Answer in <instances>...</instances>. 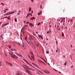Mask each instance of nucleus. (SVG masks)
Segmentation results:
<instances>
[{"label": "nucleus", "mask_w": 75, "mask_h": 75, "mask_svg": "<svg viewBox=\"0 0 75 75\" xmlns=\"http://www.w3.org/2000/svg\"><path fill=\"white\" fill-rule=\"evenodd\" d=\"M9 54H10V55H11V57H12L13 58H18V57H17V56H16V55H13V53L12 52H11V53H9Z\"/></svg>", "instance_id": "1"}, {"label": "nucleus", "mask_w": 75, "mask_h": 75, "mask_svg": "<svg viewBox=\"0 0 75 75\" xmlns=\"http://www.w3.org/2000/svg\"><path fill=\"white\" fill-rule=\"evenodd\" d=\"M23 60L25 62H26V63H27V64H28V65H30V67H32L33 68H34V66H33V65H32V64H30V63H29V62H28L27 61V60H26L25 59H23Z\"/></svg>", "instance_id": "2"}, {"label": "nucleus", "mask_w": 75, "mask_h": 75, "mask_svg": "<svg viewBox=\"0 0 75 75\" xmlns=\"http://www.w3.org/2000/svg\"><path fill=\"white\" fill-rule=\"evenodd\" d=\"M30 54L31 55V57L33 59V60L34 61V54H33V52H30Z\"/></svg>", "instance_id": "3"}, {"label": "nucleus", "mask_w": 75, "mask_h": 75, "mask_svg": "<svg viewBox=\"0 0 75 75\" xmlns=\"http://www.w3.org/2000/svg\"><path fill=\"white\" fill-rule=\"evenodd\" d=\"M32 16V15L31 13H28L26 17V18H27L28 17H29V16Z\"/></svg>", "instance_id": "4"}, {"label": "nucleus", "mask_w": 75, "mask_h": 75, "mask_svg": "<svg viewBox=\"0 0 75 75\" xmlns=\"http://www.w3.org/2000/svg\"><path fill=\"white\" fill-rule=\"evenodd\" d=\"M10 14H12L11 12H8L6 13L5 14H4V16H8V15H10Z\"/></svg>", "instance_id": "5"}, {"label": "nucleus", "mask_w": 75, "mask_h": 75, "mask_svg": "<svg viewBox=\"0 0 75 75\" xmlns=\"http://www.w3.org/2000/svg\"><path fill=\"white\" fill-rule=\"evenodd\" d=\"M10 16H8V17L7 16H5L3 18V19H4V18H7L8 20H10Z\"/></svg>", "instance_id": "6"}, {"label": "nucleus", "mask_w": 75, "mask_h": 75, "mask_svg": "<svg viewBox=\"0 0 75 75\" xmlns=\"http://www.w3.org/2000/svg\"><path fill=\"white\" fill-rule=\"evenodd\" d=\"M25 69L26 70V72L27 73H28V74H31V72H30V71L28 70L27 69L25 68Z\"/></svg>", "instance_id": "7"}, {"label": "nucleus", "mask_w": 75, "mask_h": 75, "mask_svg": "<svg viewBox=\"0 0 75 75\" xmlns=\"http://www.w3.org/2000/svg\"><path fill=\"white\" fill-rule=\"evenodd\" d=\"M8 23H5V24H3L1 25V28H3L4 27V26H5V25H8Z\"/></svg>", "instance_id": "8"}, {"label": "nucleus", "mask_w": 75, "mask_h": 75, "mask_svg": "<svg viewBox=\"0 0 75 75\" xmlns=\"http://www.w3.org/2000/svg\"><path fill=\"white\" fill-rule=\"evenodd\" d=\"M38 62H40V63H41V64H43V63H44V62H43L42 61L40 60H38Z\"/></svg>", "instance_id": "9"}, {"label": "nucleus", "mask_w": 75, "mask_h": 75, "mask_svg": "<svg viewBox=\"0 0 75 75\" xmlns=\"http://www.w3.org/2000/svg\"><path fill=\"white\" fill-rule=\"evenodd\" d=\"M26 26H27V25H25V26L21 30V34L22 33V32L23 31V30H24V28H25V27H26Z\"/></svg>", "instance_id": "10"}, {"label": "nucleus", "mask_w": 75, "mask_h": 75, "mask_svg": "<svg viewBox=\"0 0 75 75\" xmlns=\"http://www.w3.org/2000/svg\"><path fill=\"white\" fill-rule=\"evenodd\" d=\"M36 44L37 47H39V45H40V43H39L38 42L36 43Z\"/></svg>", "instance_id": "11"}, {"label": "nucleus", "mask_w": 75, "mask_h": 75, "mask_svg": "<svg viewBox=\"0 0 75 75\" xmlns=\"http://www.w3.org/2000/svg\"><path fill=\"white\" fill-rule=\"evenodd\" d=\"M44 72H45V73H46V74H50V72H49V71H44Z\"/></svg>", "instance_id": "12"}, {"label": "nucleus", "mask_w": 75, "mask_h": 75, "mask_svg": "<svg viewBox=\"0 0 75 75\" xmlns=\"http://www.w3.org/2000/svg\"><path fill=\"white\" fill-rule=\"evenodd\" d=\"M30 38H29V39L30 41L31 42V39L32 40H33V37L31 36V35H30Z\"/></svg>", "instance_id": "13"}, {"label": "nucleus", "mask_w": 75, "mask_h": 75, "mask_svg": "<svg viewBox=\"0 0 75 75\" xmlns=\"http://www.w3.org/2000/svg\"><path fill=\"white\" fill-rule=\"evenodd\" d=\"M6 62V63H7V64L8 65H10L11 66H13V65H12L11 63H8V62Z\"/></svg>", "instance_id": "14"}, {"label": "nucleus", "mask_w": 75, "mask_h": 75, "mask_svg": "<svg viewBox=\"0 0 75 75\" xmlns=\"http://www.w3.org/2000/svg\"><path fill=\"white\" fill-rule=\"evenodd\" d=\"M22 67H23V68H25L24 69H25V68H25V67H26L27 66H26V65H22Z\"/></svg>", "instance_id": "15"}, {"label": "nucleus", "mask_w": 75, "mask_h": 75, "mask_svg": "<svg viewBox=\"0 0 75 75\" xmlns=\"http://www.w3.org/2000/svg\"><path fill=\"white\" fill-rule=\"evenodd\" d=\"M38 37L39 38H40H40H41V39H42V40H43V38H42V36H41L40 35H39Z\"/></svg>", "instance_id": "16"}, {"label": "nucleus", "mask_w": 75, "mask_h": 75, "mask_svg": "<svg viewBox=\"0 0 75 75\" xmlns=\"http://www.w3.org/2000/svg\"><path fill=\"white\" fill-rule=\"evenodd\" d=\"M34 19H35V18L34 17H33L30 18V20H33Z\"/></svg>", "instance_id": "17"}, {"label": "nucleus", "mask_w": 75, "mask_h": 75, "mask_svg": "<svg viewBox=\"0 0 75 75\" xmlns=\"http://www.w3.org/2000/svg\"><path fill=\"white\" fill-rule=\"evenodd\" d=\"M42 14V12L40 11V13H38V16H39V15H40V14Z\"/></svg>", "instance_id": "18"}, {"label": "nucleus", "mask_w": 75, "mask_h": 75, "mask_svg": "<svg viewBox=\"0 0 75 75\" xmlns=\"http://www.w3.org/2000/svg\"><path fill=\"white\" fill-rule=\"evenodd\" d=\"M29 25H30V26H31V27H33V26L31 25H33V26H34V25H33V24H31V23H30L29 24Z\"/></svg>", "instance_id": "19"}, {"label": "nucleus", "mask_w": 75, "mask_h": 75, "mask_svg": "<svg viewBox=\"0 0 75 75\" xmlns=\"http://www.w3.org/2000/svg\"><path fill=\"white\" fill-rule=\"evenodd\" d=\"M16 11H13V12H11V13L12 14H13V13H16Z\"/></svg>", "instance_id": "20"}, {"label": "nucleus", "mask_w": 75, "mask_h": 75, "mask_svg": "<svg viewBox=\"0 0 75 75\" xmlns=\"http://www.w3.org/2000/svg\"><path fill=\"white\" fill-rule=\"evenodd\" d=\"M17 55H18V56H20V57H22V55L21 54H17Z\"/></svg>", "instance_id": "21"}, {"label": "nucleus", "mask_w": 75, "mask_h": 75, "mask_svg": "<svg viewBox=\"0 0 75 75\" xmlns=\"http://www.w3.org/2000/svg\"><path fill=\"white\" fill-rule=\"evenodd\" d=\"M29 12H30L31 11V8L30 7H29Z\"/></svg>", "instance_id": "22"}, {"label": "nucleus", "mask_w": 75, "mask_h": 75, "mask_svg": "<svg viewBox=\"0 0 75 75\" xmlns=\"http://www.w3.org/2000/svg\"><path fill=\"white\" fill-rule=\"evenodd\" d=\"M26 68H27L28 69H29V70H30V69H31V68H28V67L27 66H26Z\"/></svg>", "instance_id": "23"}, {"label": "nucleus", "mask_w": 75, "mask_h": 75, "mask_svg": "<svg viewBox=\"0 0 75 75\" xmlns=\"http://www.w3.org/2000/svg\"><path fill=\"white\" fill-rule=\"evenodd\" d=\"M64 65L65 66H66V65H67V62H66L65 63H64Z\"/></svg>", "instance_id": "24"}, {"label": "nucleus", "mask_w": 75, "mask_h": 75, "mask_svg": "<svg viewBox=\"0 0 75 75\" xmlns=\"http://www.w3.org/2000/svg\"><path fill=\"white\" fill-rule=\"evenodd\" d=\"M25 40L28 43V41H27V37H26L25 38Z\"/></svg>", "instance_id": "25"}, {"label": "nucleus", "mask_w": 75, "mask_h": 75, "mask_svg": "<svg viewBox=\"0 0 75 75\" xmlns=\"http://www.w3.org/2000/svg\"><path fill=\"white\" fill-rule=\"evenodd\" d=\"M32 64H33V65H35V66L36 65V64H35V63H32Z\"/></svg>", "instance_id": "26"}, {"label": "nucleus", "mask_w": 75, "mask_h": 75, "mask_svg": "<svg viewBox=\"0 0 75 75\" xmlns=\"http://www.w3.org/2000/svg\"><path fill=\"white\" fill-rule=\"evenodd\" d=\"M62 37H64V33H62Z\"/></svg>", "instance_id": "27"}, {"label": "nucleus", "mask_w": 75, "mask_h": 75, "mask_svg": "<svg viewBox=\"0 0 75 75\" xmlns=\"http://www.w3.org/2000/svg\"><path fill=\"white\" fill-rule=\"evenodd\" d=\"M14 20H15V22H17V20L16 18H15L14 19Z\"/></svg>", "instance_id": "28"}, {"label": "nucleus", "mask_w": 75, "mask_h": 75, "mask_svg": "<svg viewBox=\"0 0 75 75\" xmlns=\"http://www.w3.org/2000/svg\"><path fill=\"white\" fill-rule=\"evenodd\" d=\"M43 61H44V62H45V63H47V62H46V61H45V59H43Z\"/></svg>", "instance_id": "29"}, {"label": "nucleus", "mask_w": 75, "mask_h": 75, "mask_svg": "<svg viewBox=\"0 0 75 75\" xmlns=\"http://www.w3.org/2000/svg\"><path fill=\"white\" fill-rule=\"evenodd\" d=\"M30 0L31 1V2H32V3L34 2V0Z\"/></svg>", "instance_id": "30"}, {"label": "nucleus", "mask_w": 75, "mask_h": 75, "mask_svg": "<svg viewBox=\"0 0 75 75\" xmlns=\"http://www.w3.org/2000/svg\"><path fill=\"white\" fill-rule=\"evenodd\" d=\"M46 52V53H47V54L49 53V52H48V51H47Z\"/></svg>", "instance_id": "31"}, {"label": "nucleus", "mask_w": 75, "mask_h": 75, "mask_svg": "<svg viewBox=\"0 0 75 75\" xmlns=\"http://www.w3.org/2000/svg\"><path fill=\"white\" fill-rule=\"evenodd\" d=\"M56 43L57 45V44H58V42L57 41V40H56Z\"/></svg>", "instance_id": "32"}, {"label": "nucleus", "mask_w": 75, "mask_h": 75, "mask_svg": "<svg viewBox=\"0 0 75 75\" xmlns=\"http://www.w3.org/2000/svg\"><path fill=\"white\" fill-rule=\"evenodd\" d=\"M40 25V23H39L38 24V26L39 25Z\"/></svg>", "instance_id": "33"}, {"label": "nucleus", "mask_w": 75, "mask_h": 75, "mask_svg": "<svg viewBox=\"0 0 75 75\" xmlns=\"http://www.w3.org/2000/svg\"><path fill=\"white\" fill-rule=\"evenodd\" d=\"M48 33H50V31H47V34H48Z\"/></svg>", "instance_id": "34"}, {"label": "nucleus", "mask_w": 75, "mask_h": 75, "mask_svg": "<svg viewBox=\"0 0 75 75\" xmlns=\"http://www.w3.org/2000/svg\"><path fill=\"white\" fill-rule=\"evenodd\" d=\"M1 4H2V6H4V4H3V3H1Z\"/></svg>", "instance_id": "35"}, {"label": "nucleus", "mask_w": 75, "mask_h": 75, "mask_svg": "<svg viewBox=\"0 0 75 75\" xmlns=\"http://www.w3.org/2000/svg\"><path fill=\"white\" fill-rule=\"evenodd\" d=\"M54 69V71H57V70L54 69Z\"/></svg>", "instance_id": "36"}, {"label": "nucleus", "mask_w": 75, "mask_h": 75, "mask_svg": "<svg viewBox=\"0 0 75 75\" xmlns=\"http://www.w3.org/2000/svg\"><path fill=\"white\" fill-rule=\"evenodd\" d=\"M40 58H41V59H42V60L44 59H43V58H42V57H40Z\"/></svg>", "instance_id": "37"}, {"label": "nucleus", "mask_w": 75, "mask_h": 75, "mask_svg": "<svg viewBox=\"0 0 75 75\" xmlns=\"http://www.w3.org/2000/svg\"><path fill=\"white\" fill-rule=\"evenodd\" d=\"M18 45H20V43H19V42H18Z\"/></svg>", "instance_id": "38"}, {"label": "nucleus", "mask_w": 75, "mask_h": 75, "mask_svg": "<svg viewBox=\"0 0 75 75\" xmlns=\"http://www.w3.org/2000/svg\"><path fill=\"white\" fill-rule=\"evenodd\" d=\"M63 22V21L62 20H61L60 23H62Z\"/></svg>", "instance_id": "39"}, {"label": "nucleus", "mask_w": 75, "mask_h": 75, "mask_svg": "<svg viewBox=\"0 0 75 75\" xmlns=\"http://www.w3.org/2000/svg\"><path fill=\"white\" fill-rule=\"evenodd\" d=\"M26 23V24H29V22H27Z\"/></svg>", "instance_id": "40"}, {"label": "nucleus", "mask_w": 75, "mask_h": 75, "mask_svg": "<svg viewBox=\"0 0 75 75\" xmlns=\"http://www.w3.org/2000/svg\"><path fill=\"white\" fill-rule=\"evenodd\" d=\"M73 67H74V66H72L71 67V68H73Z\"/></svg>", "instance_id": "41"}, {"label": "nucleus", "mask_w": 75, "mask_h": 75, "mask_svg": "<svg viewBox=\"0 0 75 75\" xmlns=\"http://www.w3.org/2000/svg\"><path fill=\"white\" fill-rule=\"evenodd\" d=\"M58 50H57L56 51V52H58Z\"/></svg>", "instance_id": "42"}, {"label": "nucleus", "mask_w": 75, "mask_h": 75, "mask_svg": "<svg viewBox=\"0 0 75 75\" xmlns=\"http://www.w3.org/2000/svg\"><path fill=\"white\" fill-rule=\"evenodd\" d=\"M70 21H71V22H72V21H73L72 20V19H71V20H70Z\"/></svg>", "instance_id": "43"}, {"label": "nucleus", "mask_w": 75, "mask_h": 75, "mask_svg": "<svg viewBox=\"0 0 75 75\" xmlns=\"http://www.w3.org/2000/svg\"><path fill=\"white\" fill-rule=\"evenodd\" d=\"M9 48H11V46H9Z\"/></svg>", "instance_id": "44"}, {"label": "nucleus", "mask_w": 75, "mask_h": 75, "mask_svg": "<svg viewBox=\"0 0 75 75\" xmlns=\"http://www.w3.org/2000/svg\"><path fill=\"white\" fill-rule=\"evenodd\" d=\"M23 46H22V47H24V44L23 43Z\"/></svg>", "instance_id": "45"}, {"label": "nucleus", "mask_w": 75, "mask_h": 75, "mask_svg": "<svg viewBox=\"0 0 75 75\" xmlns=\"http://www.w3.org/2000/svg\"><path fill=\"white\" fill-rule=\"evenodd\" d=\"M51 21H50V23H49V25H50V24H51Z\"/></svg>", "instance_id": "46"}, {"label": "nucleus", "mask_w": 75, "mask_h": 75, "mask_svg": "<svg viewBox=\"0 0 75 75\" xmlns=\"http://www.w3.org/2000/svg\"><path fill=\"white\" fill-rule=\"evenodd\" d=\"M40 8H42V6H40Z\"/></svg>", "instance_id": "47"}, {"label": "nucleus", "mask_w": 75, "mask_h": 75, "mask_svg": "<svg viewBox=\"0 0 75 75\" xmlns=\"http://www.w3.org/2000/svg\"><path fill=\"white\" fill-rule=\"evenodd\" d=\"M11 50H12V51H13L14 50L13 49H11Z\"/></svg>", "instance_id": "48"}, {"label": "nucleus", "mask_w": 75, "mask_h": 75, "mask_svg": "<svg viewBox=\"0 0 75 75\" xmlns=\"http://www.w3.org/2000/svg\"><path fill=\"white\" fill-rule=\"evenodd\" d=\"M33 12H34L33 11H32L31 13H33Z\"/></svg>", "instance_id": "49"}, {"label": "nucleus", "mask_w": 75, "mask_h": 75, "mask_svg": "<svg viewBox=\"0 0 75 75\" xmlns=\"http://www.w3.org/2000/svg\"><path fill=\"white\" fill-rule=\"evenodd\" d=\"M23 34H24V31H23Z\"/></svg>", "instance_id": "50"}, {"label": "nucleus", "mask_w": 75, "mask_h": 75, "mask_svg": "<svg viewBox=\"0 0 75 75\" xmlns=\"http://www.w3.org/2000/svg\"><path fill=\"white\" fill-rule=\"evenodd\" d=\"M26 22L25 21H24V23H25Z\"/></svg>", "instance_id": "51"}, {"label": "nucleus", "mask_w": 75, "mask_h": 75, "mask_svg": "<svg viewBox=\"0 0 75 75\" xmlns=\"http://www.w3.org/2000/svg\"><path fill=\"white\" fill-rule=\"evenodd\" d=\"M17 75H20V74L19 73H18Z\"/></svg>", "instance_id": "52"}, {"label": "nucleus", "mask_w": 75, "mask_h": 75, "mask_svg": "<svg viewBox=\"0 0 75 75\" xmlns=\"http://www.w3.org/2000/svg\"><path fill=\"white\" fill-rule=\"evenodd\" d=\"M5 57H6V56H7V54H5Z\"/></svg>", "instance_id": "53"}, {"label": "nucleus", "mask_w": 75, "mask_h": 75, "mask_svg": "<svg viewBox=\"0 0 75 75\" xmlns=\"http://www.w3.org/2000/svg\"><path fill=\"white\" fill-rule=\"evenodd\" d=\"M59 73H60V74H61V72H60V71H59Z\"/></svg>", "instance_id": "54"}, {"label": "nucleus", "mask_w": 75, "mask_h": 75, "mask_svg": "<svg viewBox=\"0 0 75 75\" xmlns=\"http://www.w3.org/2000/svg\"><path fill=\"white\" fill-rule=\"evenodd\" d=\"M31 69V70H32V71H34V70H33V69Z\"/></svg>", "instance_id": "55"}, {"label": "nucleus", "mask_w": 75, "mask_h": 75, "mask_svg": "<svg viewBox=\"0 0 75 75\" xmlns=\"http://www.w3.org/2000/svg\"><path fill=\"white\" fill-rule=\"evenodd\" d=\"M63 57L64 58H65V56H64Z\"/></svg>", "instance_id": "56"}, {"label": "nucleus", "mask_w": 75, "mask_h": 75, "mask_svg": "<svg viewBox=\"0 0 75 75\" xmlns=\"http://www.w3.org/2000/svg\"><path fill=\"white\" fill-rule=\"evenodd\" d=\"M5 10H8V9H6Z\"/></svg>", "instance_id": "57"}, {"label": "nucleus", "mask_w": 75, "mask_h": 75, "mask_svg": "<svg viewBox=\"0 0 75 75\" xmlns=\"http://www.w3.org/2000/svg\"><path fill=\"white\" fill-rule=\"evenodd\" d=\"M71 48H72V45H71Z\"/></svg>", "instance_id": "58"}, {"label": "nucleus", "mask_w": 75, "mask_h": 75, "mask_svg": "<svg viewBox=\"0 0 75 75\" xmlns=\"http://www.w3.org/2000/svg\"><path fill=\"white\" fill-rule=\"evenodd\" d=\"M6 10H5V11H4V13H6Z\"/></svg>", "instance_id": "59"}, {"label": "nucleus", "mask_w": 75, "mask_h": 75, "mask_svg": "<svg viewBox=\"0 0 75 75\" xmlns=\"http://www.w3.org/2000/svg\"><path fill=\"white\" fill-rule=\"evenodd\" d=\"M20 14V13H18V15H19V14Z\"/></svg>", "instance_id": "60"}, {"label": "nucleus", "mask_w": 75, "mask_h": 75, "mask_svg": "<svg viewBox=\"0 0 75 75\" xmlns=\"http://www.w3.org/2000/svg\"><path fill=\"white\" fill-rule=\"evenodd\" d=\"M0 24H2V22H0Z\"/></svg>", "instance_id": "61"}, {"label": "nucleus", "mask_w": 75, "mask_h": 75, "mask_svg": "<svg viewBox=\"0 0 75 75\" xmlns=\"http://www.w3.org/2000/svg\"><path fill=\"white\" fill-rule=\"evenodd\" d=\"M49 27H51V25H49Z\"/></svg>", "instance_id": "62"}, {"label": "nucleus", "mask_w": 75, "mask_h": 75, "mask_svg": "<svg viewBox=\"0 0 75 75\" xmlns=\"http://www.w3.org/2000/svg\"><path fill=\"white\" fill-rule=\"evenodd\" d=\"M62 20H64L65 19V18H62Z\"/></svg>", "instance_id": "63"}, {"label": "nucleus", "mask_w": 75, "mask_h": 75, "mask_svg": "<svg viewBox=\"0 0 75 75\" xmlns=\"http://www.w3.org/2000/svg\"><path fill=\"white\" fill-rule=\"evenodd\" d=\"M58 30H60V28H59V29L58 28Z\"/></svg>", "instance_id": "64"}]
</instances>
